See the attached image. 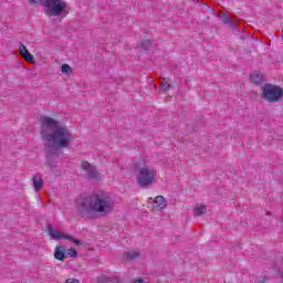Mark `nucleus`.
Returning a JSON list of instances; mask_svg holds the SVG:
<instances>
[{
  "instance_id": "2",
  "label": "nucleus",
  "mask_w": 283,
  "mask_h": 283,
  "mask_svg": "<svg viewBox=\"0 0 283 283\" xmlns=\"http://www.w3.org/2000/svg\"><path fill=\"white\" fill-rule=\"evenodd\" d=\"M77 211L82 218L97 216H109L114 211V200L109 195H93L77 203Z\"/></svg>"
},
{
  "instance_id": "18",
  "label": "nucleus",
  "mask_w": 283,
  "mask_h": 283,
  "mask_svg": "<svg viewBox=\"0 0 283 283\" xmlns=\"http://www.w3.org/2000/svg\"><path fill=\"white\" fill-rule=\"evenodd\" d=\"M109 282V279L105 275L97 276V283H107Z\"/></svg>"
},
{
  "instance_id": "1",
  "label": "nucleus",
  "mask_w": 283,
  "mask_h": 283,
  "mask_svg": "<svg viewBox=\"0 0 283 283\" xmlns=\"http://www.w3.org/2000/svg\"><path fill=\"white\" fill-rule=\"evenodd\" d=\"M41 138L49 149H67L74 143V134L54 117L41 118Z\"/></svg>"
},
{
  "instance_id": "5",
  "label": "nucleus",
  "mask_w": 283,
  "mask_h": 283,
  "mask_svg": "<svg viewBox=\"0 0 283 283\" xmlns=\"http://www.w3.org/2000/svg\"><path fill=\"white\" fill-rule=\"evenodd\" d=\"M261 96L264 101H268V103H277L283 98V88L276 85L266 84L262 90Z\"/></svg>"
},
{
  "instance_id": "9",
  "label": "nucleus",
  "mask_w": 283,
  "mask_h": 283,
  "mask_svg": "<svg viewBox=\"0 0 283 283\" xmlns=\"http://www.w3.org/2000/svg\"><path fill=\"white\" fill-rule=\"evenodd\" d=\"M19 52L24 57V61H27V63H34V56H32L30 51H28V48H25V44L21 43L19 45Z\"/></svg>"
},
{
  "instance_id": "3",
  "label": "nucleus",
  "mask_w": 283,
  "mask_h": 283,
  "mask_svg": "<svg viewBox=\"0 0 283 283\" xmlns=\"http://www.w3.org/2000/svg\"><path fill=\"white\" fill-rule=\"evenodd\" d=\"M158 172L156 169L147 166H143L137 170V185L142 187V189H147V187H151L156 180Z\"/></svg>"
},
{
  "instance_id": "20",
  "label": "nucleus",
  "mask_w": 283,
  "mask_h": 283,
  "mask_svg": "<svg viewBox=\"0 0 283 283\" xmlns=\"http://www.w3.org/2000/svg\"><path fill=\"white\" fill-rule=\"evenodd\" d=\"M44 2L45 0H29L30 6H36V3H42L43 6Z\"/></svg>"
},
{
  "instance_id": "8",
  "label": "nucleus",
  "mask_w": 283,
  "mask_h": 283,
  "mask_svg": "<svg viewBox=\"0 0 283 283\" xmlns=\"http://www.w3.org/2000/svg\"><path fill=\"white\" fill-rule=\"evenodd\" d=\"M153 208L155 211H163V209L167 208V200L163 196H157L154 200Z\"/></svg>"
},
{
  "instance_id": "6",
  "label": "nucleus",
  "mask_w": 283,
  "mask_h": 283,
  "mask_svg": "<svg viewBox=\"0 0 283 283\" xmlns=\"http://www.w3.org/2000/svg\"><path fill=\"white\" fill-rule=\"evenodd\" d=\"M48 232L49 235H51L52 240H69L70 242H73L75 247H80L81 244V241H78L77 239L70 237L67 234H63L61 231L52 228V226L48 227Z\"/></svg>"
},
{
  "instance_id": "10",
  "label": "nucleus",
  "mask_w": 283,
  "mask_h": 283,
  "mask_svg": "<svg viewBox=\"0 0 283 283\" xmlns=\"http://www.w3.org/2000/svg\"><path fill=\"white\" fill-rule=\"evenodd\" d=\"M53 255L55 260H59L60 262H65V258H67V254H65V247L56 245Z\"/></svg>"
},
{
  "instance_id": "7",
  "label": "nucleus",
  "mask_w": 283,
  "mask_h": 283,
  "mask_svg": "<svg viewBox=\"0 0 283 283\" xmlns=\"http://www.w3.org/2000/svg\"><path fill=\"white\" fill-rule=\"evenodd\" d=\"M81 169L85 171L90 180H98V178H101V175L98 170H96V167L88 161H82Z\"/></svg>"
},
{
  "instance_id": "11",
  "label": "nucleus",
  "mask_w": 283,
  "mask_h": 283,
  "mask_svg": "<svg viewBox=\"0 0 283 283\" xmlns=\"http://www.w3.org/2000/svg\"><path fill=\"white\" fill-rule=\"evenodd\" d=\"M32 180L34 190L38 191V193H41V191H43V176H41V174H36Z\"/></svg>"
},
{
  "instance_id": "12",
  "label": "nucleus",
  "mask_w": 283,
  "mask_h": 283,
  "mask_svg": "<svg viewBox=\"0 0 283 283\" xmlns=\"http://www.w3.org/2000/svg\"><path fill=\"white\" fill-rule=\"evenodd\" d=\"M192 211L195 216H203V213L207 211V206L199 205L195 207Z\"/></svg>"
},
{
  "instance_id": "21",
  "label": "nucleus",
  "mask_w": 283,
  "mask_h": 283,
  "mask_svg": "<svg viewBox=\"0 0 283 283\" xmlns=\"http://www.w3.org/2000/svg\"><path fill=\"white\" fill-rule=\"evenodd\" d=\"M64 283H81L78 279H67Z\"/></svg>"
},
{
  "instance_id": "14",
  "label": "nucleus",
  "mask_w": 283,
  "mask_h": 283,
  "mask_svg": "<svg viewBox=\"0 0 283 283\" xmlns=\"http://www.w3.org/2000/svg\"><path fill=\"white\" fill-rule=\"evenodd\" d=\"M252 83L260 84L262 83V75L254 73L250 76Z\"/></svg>"
},
{
  "instance_id": "16",
  "label": "nucleus",
  "mask_w": 283,
  "mask_h": 283,
  "mask_svg": "<svg viewBox=\"0 0 283 283\" xmlns=\"http://www.w3.org/2000/svg\"><path fill=\"white\" fill-rule=\"evenodd\" d=\"M62 73L63 74H72V67L70 66V64L62 65Z\"/></svg>"
},
{
  "instance_id": "13",
  "label": "nucleus",
  "mask_w": 283,
  "mask_h": 283,
  "mask_svg": "<svg viewBox=\"0 0 283 283\" xmlns=\"http://www.w3.org/2000/svg\"><path fill=\"white\" fill-rule=\"evenodd\" d=\"M138 255H139L138 252L134 251V250L127 251L124 253L125 260H136V258H138Z\"/></svg>"
},
{
  "instance_id": "19",
  "label": "nucleus",
  "mask_w": 283,
  "mask_h": 283,
  "mask_svg": "<svg viewBox=\"0 0 283 283\" xmlns=\"http://www.w3.org/2000/svg\"><path fill=\"white\" fill-rule=\"evenodd\" d=\"M223 17H224V23H226L227 25H233V20H231V18H229V17L227 15V13H223Z\"/></svg>"
},
{
  "instance_id": "22",
  "label": "nucleus",
  "mask_w": 283,
  "mask_h": 283,
  "mask_svg": "<svg viewBox=\"0 0 283 283\" xmlns=\"http://www.w3.org/2000/svg\"><path fill=\"white\" fill-rule=\"evenodd\" d=\"M169 84H167V83H161V90H165V91H167V90H169Z\"/></svg>"
},
{
  "instance_id": "15",
  "label": "nucleus",
  "mask_w": 283,
  "mask_h": 283,
  "mask_svg": "<svg viewBox=\"0 0 283 283\" xmlns=\"http://www.w3.org/2000/svg\"><path fill=\"white\" fill-rule=\"evenodd\" d=\"M66 255L69 258H78V252H76V249L71 248L66 251Z\"/></svg>"
},
{
  "instance_id": "17",
  "label": "nucleus",
  "mask_w": 283,
  "mask_h": 283,
  "mask_svg": "<svg viewBox=\"0 0 283 283\" xmlns=\"http://www.w3.org/2000/svg\"><path fill=\"white\" fill-rule=\"evenodd\" d=\"M149 48H151V41H149V40H144V41L142 42V49H143V50H149Z\"/></svg>"
},
{
  "instance_id": "4",
  "label": "nucleus",
  "mask_w": 283,
  "mask_h": 283,
  "mask_svg": "<svg viewBox=\"0 0 283 283\" xmlns=\"http://www.w3.org/2000/svg\"><path fill=\"white\" fill-rule=\"evenodd\" d=\"M43 7L46 17H61L67 11V2L65 0H44Z\"/></svg>"
}]
</instances>
